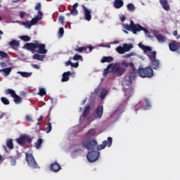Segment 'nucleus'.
Here are the masks:
<instances>
[{
    "label": "nucleus",
    "mask_w": 180,
    "mask_h": 180,
    "mask_svg": "<svg viewBox=\"0 0 180 180\" xmlns=\"http://www.w3.org/2000/svg\"><path fill=\"white\" fill-rule=\"evenodd\" d=\"M113 58L112 56H103L101 60V63H112Z\"/></svg>",
    "instance_id": "obj_23"
},
{
    "label": "nucleus",
    "mask_w": 180,
    "mask_h": 180,
    "mask_svg": "<svg viewBox=\"0 0 180 180\" xmlns=\"http://www.w3.org/2000/svg\"><path fill=\"white\" fill-rule=\"evenodd\" d=\"M88 49L89 50V53H91V51L94 50L93 46H77L76 49H75V51L77 53H82V51H85V50H87Z\"/></svg>",
    "instance_id": "obj_14"
},
{
    "label": "nucleus",
    "mask_w": 180,
    "mask_h": 180,
    "mask_svg": "<svg viewBox=\"0 0 180 180\" xmlns=\"http://www.w3.org/2000/svg\"><path fill=\"white\" fill-rule=\"evenodd\" d=\"M25 160L27 162L28 167H30V168H39V165H37V162H36V160H34V158L32 153H25Z\"/></svg>",
    "instance_id": "obj_6"
},
{
    "label": "nucleus",
    "mask_w": 180,
    "mask_h": 180,
    "mask_svg": "<svg viewBox=\"0 0 180 180\" xmlns=\"http://www.w3.org/2000/svg\"><path fill=\"white\" fill-rule=\"evenodd\" d=\"M59 38L63 37L64 36V28L60 27L58 31Z\"/></svg>",
    "instance_id": "obj_45"
},
{
    "label": "nucleus",
    "mask_w": 180,
    "mask_h": 180,
    "mask_svg": "<svg viewBox=\"0 0 180 180\" xmlns=\"http://www.w3.org/2000/svg\"><path fill=\"white\" fill-rule=\"evenodd\" d=\"M139 46L140 47V49H141L142 50H143V51H144L145 53H148V51H152L151 47L145 46V45L143 44H139Z\"/></svg>",
    "instance_id": "obj_25"
},
{
    "label": "nucleus",
    "mask_w": 180,
    "mask_h": 180,
    "mask_svg": "<svg viewBox=\"0 0 180 180\" xmlns=\"http://www.w3.org/2000/svg\"><path fill=\"white\" fill-rule=\"evenodd\" d=\"M20 40H22V41H30V37L27 35H22L20 37Z\"/></svg>",
    "instance_id": "obj_36"
},
{
    "label": "nucleus",
    "mask_w": 180,
    "mask_h": 180,
    "mask_svg": "<svg viewBox=\"0 0 180 180\" xmlns=\"http://www.w3.org/2000/svg\"><path fill=\"white\" fill-rule=\"evenodd\" d=\"M53 129V127H51V124L49 122L47 124L46 127L45 128V131L46 133H50Z\"/></svg>",
    "instance_id": "obj_41"
},
{
    "label": "nucleus",
    "mask_w": 180,
    "mask_h": 180,
    "mask_svg": "<svg viewBox=\"0 0 180 180\" xmlns=\"http://www.w3.org/2000/svg\"><path fill=\"white\" fill-rule=\"evenodd\" d=\"M8 46H10L13 50H18L20 46V42H19V41L13 39L8 43Z\"/></svg>",
    "instance_id": "obj_12"
},
{
    "label": "nucleus",
    "mask_w": 180,
    "mask_h": 180,
    "mask_svg": "<svg viewBox=\"0 0 180 180\" xmlns=\"http://www.w3.org/2000/svg\"><path fill=\"white\" fill-rule=\"evenodd\" d=\"M25 120H27V122H32V116L26 115Z\"/></svg>",
    "instance_id": "obj_58"
},
{
    "label": "nucleus",
    "mask_w": 180,
    "mask_h": 180,
    "mask_svg": "<svg viewBox=\"0 0 180 180\" xmlns=\"http://www.w3.org/2000/svg\"><path fill=\"white\" fill-rule=\"evenodd\" d=\"M95 134H96V130L92 129H90L87 133H86V135L87 136H90L91 137L95 136Z\"/></svg>",
    "instance_id": "obj_37"
},
{
    "label": "nucleus",
    "mask_w": 180,
    "mask_h": 180,
    "mask_svg": "<svg viewBox=\"0 0 180 180\" xmlns=\"http://www.w3.org/2000/svg\"><path fill=\"white\" fill-rule=\"evenodd\" d=\"M18 23H30V22L29 21H27V22H18Z\"/></svg>",
    "instance_id": "obj_64"
},
{
    "label": "nucleus",
    "mask_w": 180,
    "mask_h": 180,
    "mask_svg": "<svg viewBox=\"0 0 180 180\" xmlns=\"http://www.w3.org/2000/svg\"><path fill=\"white\" fill-rule=\"evenodd\" d=\"M25 50L31 53H38V54H47L46 44L39 43V41H34L33 43H26L23 47Z\"/></svg>",
    "instance_id": "obj_2"
},
{
    "label": "nucleus",
    "mask_w": 180,
    "mask_h": 180,
    "mask_svg": "<svg viewBox=\"0 0 180 180\" xmlns=\"http://www.w3.org/2000/svg\"><path fill=\"white\" fill-rule=\"evenodd\" d=\"M89 110H91V106L86 105L85 107V109L83 112V117L85 119L86 117H88V115H89Z\"/></svg>",
    "instance_id": "obj_28"
},
{
    "label": "nucleus",
    "mask_w": 180,
    "mask_h": 180,
    "mask_svg": "<svg viewBox=\"0 0 180 180\" xmlns=\"http://www.w3.org/2000/svg\"><path fill=\"white\" fill-rule=\"evenodd\" d=\"M116 50H117V53H119L120 54H124V53H126L124 51V46L123 47L120 46H117Z\"/></svg>",
    "instance_id": "obj_35"
},
{
    "label": "nucleus",
    "mask_w": 180,
    "mask_h": 180,
    "mask_svg": "<svg viewBox=\"0 0 180 180\" xmlns=\"http://www.w3.org/2000/svg\"><path fill=\"white\" fill-rule=\"evenodd\" d=\"M137 72L141 78H151V77H154V71H153V68L150 66L146 68H139Z\"/></svg>",
    "instance_id": "obj_5"
},
{
    "label": "nucleus",
    "mask_w": 180,
    "mask_h": 180,
    "mask_svg": "<svg viewBox=\"0 0 180 180\" xmlns=\"http://www.w3.org/2000/svg\"><path fill=\"white\" fill-rule=\"evenodd\" d=\"M127 8L128 11H131V12L136 11V7L134 6V4L131 3L127 4Z\"/></svg>",
    "instance_id": "obj_34"
},
{
    "label": "nucleus",
    "mask_w": 180,
    "mask_h": 180,
    "mask_svg": "<svg viewBox=\"0 0 180 180\" xmlns=\"http://www.w3.org/2000/svg\"><path fill=\"white\" fill-rule=\"evenodd\" d=\"M110 72L113 74H117L120 77H122L124 72H126V68L120 67V63H117L115 64L111 63L107 66V68L104 70L103 73V77H106Z\"/></svg>",
    "instance_id": "obj_3"
},
{
    "label": "nucleus",
    "mask_w": 180,
    "mask_h": 180,
    "mask_svg": "<svg viewBox=\"0 0 180 180\" xmlns=\"http://www.w3.org/2000/svg\"><path fill=\"white\" fill-rule=\"evenodd\" d=\"M77 8H78V3H75L73 6H72V9H77Z\"/></svg>",
    "instance_id": "obj_61"
},
{
    "label": "nucleus",
    "mask_w": 180,
    "mask_h": 180,
    "mask_svg": "<svg viewBox=\"0 0 180 180\" xmlns=\"http://www.w3.org/2000/svg\"><path fill=\"white\" fill-rule=\"evenodd\" d=\"M121 64L123 65V67H129V63H127L126 61H123Z\"/></svg>",
    "instance_id": "obj_59"
},
{
    "label": "nucleus",
    "mask_w": 180,
    "mask_h": 180,
    "mask_svg": "<svg viewBox=\"0 0 180 180\" xmlns=\"http://www.w3.org/2000/svg\"><path fill=\"white\" fill-rule=\"evenodd\" d=\"M45 57H46V56H44V55H39V53H34L32 56L33 60H37V61H43V60H44Z\"/></svg>",
    "instance_id": "obj_21"
},
{
    "label": "nucleus",
    "mask_w": 180,
    "mask_h": 180,
    "mask_svg": "<svg viewBox=\"0 0 180 180\" xmlns=\"http://www.w3.org/2000/svg\"><path fill=\"white\" fill-rule=\"evenodd\" d=\"M128 67L132 69L133 72L136 71V68H134V64L133 63H128Z\"/></svg>",
    "instance_id": "obj_48"
},
{
    "label": "nucleus",
    "mask_w": 180,
    "mask_h": 180,
    "mask_svg": "<svg viewBox=\"0 0 180 180\" xmlns=\"http://www.w3.org/2000/svg\"><path fill=\"white\" fill-rule=\"evenodd\" d=\"M0 65L2 67V68H6V67H8V65L5 62L0 63Z\"/></svg>",
    "instance_id": "obj_56"
},
{
    "label": "nucleus",
    "mask_w": 180,
    "mask_h": 180,
    "mask_svg": "<svg viewBox=\"0 0 180 180\" xmlns=\"http://www.w3.org/2000/svg\"><path fill=\"white\" fill-rule=\"evenodd\" d=\"M39 95H40V96H44V95H46V89L44 88L40 89Z\"/></svg>",
    "instance_id": "obj_46"
},
{
    "label": "nucleus",
    "mask_w": 180,
    "mask_h": 180,
    "mask_svg": "<svg viewBox=\"0 0 180 180\" xmlns=\"http://www.w3.org/2000/svg\"><path fill=\"white\" fill-rule=\"evenodd\" d=\"M18 74L21 75V77H23L24 78H29L32 75L31 72H18Z\"/></svg>",
    "instance_id": "obj_32"
},
{
    "label": "nucleus",
    "mask_w": 180,
    "mask_h": 180,
    "mask_svg": "<svg viewBox=\"0 0 180 180\" xmlns=\"http://www.w3.org/2000/svg\"><path fill=\"white\" fill-rule=\"evenodd\" d=\"M71 60H72V58H70V60L65 62V64L66 67H68V65H70V66L72 65V62H71Z\"/></svg>",
    "instance_id": "obj_49"
},
{
    "label": "nucleus",
    "mask_w": 180,
    "mask_h": 180,
    "mask_svg": "<svg viewBox=\"0 0 180 180\" xmlns=\"http://www.w3.org/2000/svg\"><path fill=\"white\" fill-rule=\"evenodd\" d=\"M122 89L125 96L129 97L131 96L132 94H134L132 86H128L127 88L124 86Z\"/></svg>",
    "instance_id": "obj_13"
},
{
    "label": "nucleus",
    "mask_w": 180,
    "mask_h": 180,
    "mask_svg": "<svg viewBox=\"0 0 180 180\" xmlns=\"http://www.w3.org/2000/svg\"><path fill=\"white\" fill-rule=\"evenodd\" d=\"M70 75H71V72L68 71L66 72H64L62 76L61 82H67L68 79H70Z\"/></svg>",
    "instance_id": "obj_18"
},
{
    "label": "nucleus",
    "mask_w": 180,
    "mask_h": 180,
    "mask_svg": "<svg viewBox=\"0 0 180 180\" xmlns=\"http://www.w3.org/2000/svg\"><path fill=\"white\" fill-rule=\"evenodd\" d=\"M169 49L170 51H178L180 50V42L172 41L170 43H169Z\"/></svg>",
    "instance_id": "obj_10"
},
{
    "label": "nucleus",
    "mask_w": 180,
    "mask_h": 180,
    "mask_svg": "<svg viewBox=\"0 0 180 180\" xmlns=\"http://www.w3.org/2000/svg\"><path fill=\"white\" fill-rule=\"evenodd\" d=\"M13 98L14 99L15 103H16L17 105L22 103V98H20V96H18V94H16L15 96Z\"/></svg>",
    "instance_id": "obj_33"
},
{
    "label": "nucleus",
    "mask_w": 180,
    "mask_h": 180,
    "mask_svg": "<svg viewBox=\"0 0 180 180\" xmlns=\"http://www.w3.org/2000/svg\"><path fill=\"white\" fill-rule=\"evenodd\" d=\"M145 102L146 103V106L148 108H151V103H150V101H148V99L146 98L145 99Z\"/></svg>",
    "instance_id": "obj_54"
},
{
    "label": "nucleus",
    "mask_w": 180,
    "mask_h": 180,
    "mask_svg": "<svg viewBox=\"0 0 180 180\" xmlns=\"http://www.w3.org/2000/svg\"><path fill=\"white\" fill-rule=\"evenodd\" d=\"M71 67L73 68H78V67H79V63H78V62H76L75 63H72Z\"/></svg>",
    "instance_id": "obj_50"
},
{
    "label": "nucleus",
    "mask_w": 180,
    "mask_h": 180,
    "mask_svg": "<svg viewBox=\"0 0 180 180\" xmlns=\"http://www.w3.org/2000/svg\"><path fill=\"white\" fill-rule=\"evenodd\" d=\"M160 4L162 5L165 11H169V5L168 4V1L167 0H160Z\"/></svg>",
    "instance_id": "obj_20"
},
{
    "label": "nucleus",
    "mask_w": 180,
    "mask_h": 180,
    "mask_svg": "<svg viewBox=\"0 0 180 180\" xmlns=\"http://www.w3.org/2000/svg\"><path fill=\"white\" fill-rule=\"evenodd\" d=\"M157 56V52L155 51L153 52H150L148 55L149 60L150 62L154 61L155 59V57Z\"/></svg>",
    "instance_id": "obj_26"
},
{
    "label": "nucleus",
    "mask_w": 180,
    "mask_h": 180,
    "mask_svg": "<svg viewBox=\"0 0 180 180\" xmlns=\"http://www.w3.org/2000/svg\"><path fill=\"white\" fill-rule=\"evenodd\" d=\"M84 13H85V19L86 20H91V11L88 10V8H84Z\"/></svg>",
    "instance_id": "obj_27"
},
{
    "label": "nucleus",
    "mask_w": 180,
    "mask_h": 180,
    "mask_svg": "<svg viewBox=\"0 0 180 180\" xmlns=\"http://www.w3.org/2000/svg\"><path fill=\"white\" fill-rule=\"evenodd\" d=\"M41 144H43V139H39L35 143V147L37 150H39V148H41Z\"/></svg>",
    "instance_id": "obj_29"
},
{
    "label": "nucleus",
    "mask_w": 180,
    "mask_h": 180,
    "mask_svg": "<svg viewBox=\"0 0 180 180\" xmlns=\"http://www.w3.org/2000/svg\"><path fill=\"white\" fill-rule=\"evenodd\" d=\"M6 146L10 150H13V141L12 139L7 140Z\"/></svg>",
    "instance_id": "obj_30"
},
{
    "label": "nucleus",
    "mask_w": 180,
    "mask_h": 180,
    "mask_svg": "<svg viewBox=\"0 0 180 180\" xmlns=\"http://www.w3.org/2000/svg\"><path fill=\"white\" fill-rule=\"evenodd\" d=\"M124 5V3L122 1V0H115L114 1V8L115 9H120Z\"/></svg>",
    "instance_id": "obj_16"
},
{
    "label": "nucleus",
    "mask_w": 180,
    "mask_h": 180,
    "mask_svg": "<svg viewBox=\"0 0 180 180\" xmlns=\"http://www.w3.org/2000/svg\"><path fill=\"white\" fill-rule=\"evenodd\" d=\"M106 95H108V90H106V89L102 90L100 94L101 99H103L105 98V96H106Z\"/></svg>",
    "instance_id": "obj_38"
},
{
    "label": "nucleus",
    "mask_w": 180,
    "mask_h": 180,
    "mask_svg": "<svg viewBox=\"0 0 180 180\" xmlns=\"http://www.w3.org/2000/svg\"><path fill=\"white\" fill-rule=\"evenodd\" d=\"M173 34L174 36L176 38V39H180V35H178V31L175 30L173 32Z\"/></svg>",
    "instance_id": "obj_53"
},
{
    "label": "nucleus",
    "mask_w": 180,
    "mask_h": 180,
    "mask_svg": "<svg viewBox=\"0 0 180 180\" xmlns=\"http://www.w3.org/2000/svg\"><path fill=\"white\" fill-rule=\"evenodd\" d=\"M112 143H113V139L112 137H108V141H103L102 144L98 146V142L96 139H85L82 142V146L84 148H86L89 152L86 157L89 162H95L99 158V153L95 150H101L106 148V146L108 147L112 146Z\"/></svg>",
    "instance_id": "obj_1"
},
{
    "label": "nucleus",
    "mask_w": 180,
    "mask_h": 180,
    "mask_svg": "<svg viewBox=\"0 0 180 180\" xmlns=\"http://www.w3.org/2000/svg\"><path fill=\"white\" fill-rule=\"evenodd\" d=\"M15 141L19 146H23L24 144H26V143H32L33 139L30 138V136L29 135H22L18 138Z\"/></svg>",
    "instance_id": "obj_8"
},
{
    "label": "nucleus",
    "mask_w": 180,
    "mask_h": 180,
    "mask_svg": "<svg viewBox=\"0 0 180 180\" xmlns=\"http://www.w3.org/2000/svg\"><path fill=\"white\" fill-rule=\"evenodd\" d=\"M8 160H9L11 165H13V166L16 165V158L9 157Z\"/></svg>",
    "instance_id": "obj_39"
},
{
    "label": "nucleus",
    "mask_w": 180,
    "mask_h": 180,
    "mask_svg": "<svg viewBox=\"0 0 180 180\" xmlns=\"http://www.w3.org/2000/svg\"><path fill=\"white\" fill-rule=\"evenodd\" d=\"M41 8V4L40 3L37 4L34 9L35 11H38L37 16H35L34 18L32 19L30 21V23H37L39 20H41V18H43V13L40 11V9Z\"/></svg>",
    "instance_id": "obj_7"
},
{
    "label": "nucleus",
    "mask_w": 180,
    "mask_h": 180,
    "mask_svg": "<svg viewBox=\"0 0 180 180\" xmlns=\"http://www.w3.org/2000/svg\"><path fill=\"white\" fill-rule=\"evenodd\" d=\"M0 72H4V77H8V76H9V74H11V72H12V68L0 69Z\"/></svg>",
    "instance_id": "obj_22"
},
{
    "label": "nucleus",
    "mask_w": 180,
    "mask_h": 180,
    "mask_svg": "<svg viewBox=\"0 0 180 180\" xmlns=\"http://www.w3.org/2000/svg\"><path fill=\"white\" fill-rule=\"evenodd\" d=\"M25 29H31L32 26L36 25V23H22Z\"/></svg>",
    "instance_id": "obj_40"
},
{
    "label": "nucleus",
    "mask_w": 180,
    "mask_h": 180,
    "mask_svg": "<svg viewBox=\"0 0 180 180\" xmlns=\"http://www.w3.org/2000/svg\"><path fill=\"white\" fill-rule=\"evenodd\" d=\"M153 35L155 37H156L159 43H165L167 41V37L164 36L162 34H160L158 31H153Z\"/></svg>",
    "instance_id": "obj_11"
},
{
    "label": "nucleus",
    "mask_w": 180,
    "mask_h": 180,
    "mask_svg": "<svg viewBox=\"0 0 180 180\" xmlns=\"http://www.w3.org/2000/svg\"><path fill=\"white\" fill-rule=\"evenodd\" d=\"M120 20H121V22H124V20H126V16H124V15H120Z\"/></svg>",
    "instance_id": "obj_55"
},
{
    "label": "nucleus",
    "mask_w": 180,
    "mask_h": 180,
    "mask_svg": "<svg viewBox=\"0 0 180 180\" xmlns=\"http://www.w3.org/2000/svg\"><path fill=\"white\" fill-rule=\"evenodd\" d=\"M5 116V112L0 114V119H2Z\"/></svg>",
    "instance_id": "obj_62"
},
{
    "label": "nucleus",
    "mask_w": 180,
    "mask_h": 180,
    "mask_svg": "<svg viewBox=\"0 0 180 180\" xmlns=\"http://www.w3.org/2000/svg\"><path fill=\"white\" fill-rule=\"evenodd\" d=\"M1 101L2 103H4V105H9L10 103L9 100H8V98H6V97H1Z\"/></svg>",
    "instance_id": "obj_43"
},
{
    "label": "nucleus",
    "mask_w": 180,
    "mask_h": 180,
    "mask_svg": "<svg viewBox=\"0 0 180 180\" xmlns=\"http://www.w3.org/2000/svg\"><path fill=\"white\" fill-rule=\"evenodd\" d=\"M151 65L153 70H160V61L157 59H155V60L151 61Z\"/></svg>",
    "instance_id": "obj_19"
},
{
    "label": "nucleus",
    "mask_w": 180,
    "mask_h": 180,
    "mask_svg": "<svg viewBox=\"0 0 180 180\" xmlns=\"http://www.w3.org/2000/svg\"><path fill=\"white\" fill-rule=\"evenodd\" d=\"M71 15H73L75 16V15H78V11L77 8H72V11H70Z\"/></svg>",
    "instance_id": "obj_47"
},
{
    "label": "nucleus",
    "mask_w": 180,
    "mask_h": 180,
    "mask_svg": "<svg viewBox=\"0 0 180 180\" xmlns=\"http://www.w3.org/2000/svg\"><path fill=\"white\" fill-rule=\"evenodd\" d=\"M49 168L53 172H58L61 169V166L58 163L54 162L51 164Z\"/></svg>",
    "instance_id": "obj_15"
},
{
    "label": "nucleus",
    "mask_w": 180,
    "mask_h": 180,
    "mask_svg": "<svg viewBox=\"0 0 180 180\" xmlns=\"http://www.w3.org/2000/svg\"><path fill=\"white\" fill-rule=\"evenodd\" d=\"M58 20H59L60 23H64L65 18H64V16H60L58 18Z\"/></svg>",
    "instance_id": "obj_51"
},
{
    "label": "nucleus",
    "mask_w": 180,
    "mask_h": 180,
    "mask_svg": "<svg viewBox=\"0 0 180 180\" xmlns=\"http://www.w3.org/2000/svg\"><path fill=\"white\" fill-rule=\"evenodd\" d=\"M74 154H82V149H77L74 150Z\"/></svg>",
    "instance_id": "obj_52"
},
{
    "label": "nucleus",
    "mask_w": 180,
    "mask_h": 180,
    "mask_svg": "<svg viewBox=\"0 0 180 180\" xmlns=\"http://www.w3.org/2000/svg\"><path fill=\"white\" fill-rule=\"evenodd\" d=\"M32 66L35 68V70H39L40 68V66H39L38 65L36 64H33L32 65Z\"/></svg>",
    "instance_id": "obj_60"
},
{
    "label": "nucleus",
    "mask_w": 180,
    "mask_h": 180,
    "mask_svg": "<svg viewBox=\"0 0 180 180\" xmlns=\"http://www.w3.org/2000/svg\"><path fill=\"white\" fill-rule=\"evenodd\" d=\"M124 29L128 30L129 32H132L134 34H136L137 32H144L148 37H151L150 35V32L147 28L140 25L139 24L130 23L129 25L125 24L124 25Z\"/></svg>",
    "instance_id": "obj_4"
},
{
    "label": "nucleus",
    "mask_w": 180,
    "mask_h": 180,
    "mask_svg": "<svg viewBox=\"0 0 180 180\" xmlns=\"http://www.w3.org/2000/svg\"><path fill=\"white\" fill-rule=\"evenodd\" d=\"M123 47H124V50L126 53V52L129 51V50H131V49H133V45L124 44Z\"/></svg>",
    "instance_id": "obj_31"
},
{
    "label": "nucleus",
    "mask_w": 180,
    "mask_h": 180,
    "mask_svg": "<svg viewBox=\"0 0 180 180\" xmlns=\"http://www.w3.org/2000/svg\"><path fill=\"white\" fill-rule=\"evenodd\" d=\"M96 116L98 117V119H101L102 117V115H103V106L98 105L96 109Z\"/></svg>",
    "instance_id": "obj_17"
},
{
    "label": "nucleus",
    "mask_w": 180,
    "mask_h": 180,
    "mask_svg": "<svg viewBox=\"0 0 180 180\" xmlns=\"http://www.w3.org/2000/svg\"><path fill=\"white\" fill-rule=\"evenodd\" d=\"M8 57H9V56H8V53L0 51V58H8Z\"/></svg>",
    "instance_id": "obj_44"
},
{
    "label": "nucleus",
    "mask_w": 180,
    "mask_h": 180,
    "mask_svg": "<svg viewBox=\"0 0 180 180\" xmlns=\"http://www.w3.org/2000/svg\"><path fill=\"white\" fill-rule=\"evenodd\" d=\"M136 78V74L131 72L129 75L125 76L124 81L122 82L123 86H130L133 84V79Z\"/></svg>",
    "instance_id": "obj_9"
},
{
    "label": "nucleus",
    "mask_w": 180,
    "mask_h": 180,
    "mask_svg": "<svg viewBox=\"0 0 180 180\" xmlns=\"http://www.w3.org/2000/svg\"><path fill=\"white\" fill-rule=\"evenodd\" d=\"M19 15H20V18H21V19H23V18H25V15H26V13L21 11L20 12Z\"/></svg>",
    "instance_id": "obj_57"
},
{
    "label": "nucleus",
    "mask_w": 180,
    "mask_h": 180,
    "mask_svg": "<svg viewBox=\"0 0 180 180\" xmlns=\"http://www.w3.org/2000/svg\"><path fill=\"white\" fill-rule=\"evenodd\" d=\"M72 60H74V61H78V60H82V56L79 54H75L73 58H72Z\"/></svg>",
    "instance_id": "obj_42"
},
{
    "label": "nucleus",
    "mask_w": 180,
    "mask_h": 180,
    "mask_svg": "<svg viewBox=\"0 0 180 180\" xmlns=\"http://www.w3.org/2000/svg\"><path fill=\"white\" fill-rule=\"evenodd\" d=\"M43 120V116L41 115L40 117L38 119V122H41Z\"/></svg>",
    "instance_id": "obj_63"
},
{
    "label": "nucleus",
    "mask_w": 180,
    "mask_h": 180,
    "mask_svg": "<svg viewBox=\"0 0 180 180\" xmlns=\"http://www.w3.org/2000/svg\"><path fill=\"white\" fill-rule=\"evenodd\" d=\"M5 94H6V95H11V98H15V96H16V92L12 89H7Z\"/></svg>",
    "instance_id": "obj_24"
}]
</instances>
